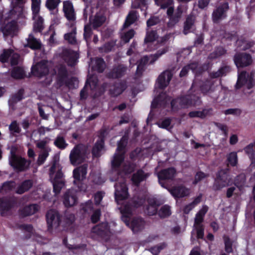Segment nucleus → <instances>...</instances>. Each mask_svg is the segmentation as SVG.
Listing matches in <instances>:
<instances>
[{"mask_svg": "<svg viewBox=\"0 0 255 255\" xmlns=\"http://www.w3.org/2000/svg\"><path fill=\"white\" fill-rule=\"evenodd\" d=\"M103 143L104 142L102 139H101L100 141L97 142L93 149V154L94 156H100V152L103 149Z\"/></svg>", "mask_w": 255, "mask_h": 255, "instance_id": "nucleus-44", "label": "nucleus"}, {"mask_svg": "<svg viewBox=\"0 0 255 255\" xmlns=\"http://www.w3.org/2000/svg\"><path fill=\"white\" fill-rule=\"evenodd\" d=\"M24 75V72L23 69L19 67L14 68L11 72V76L15 79L22 78Z\"/></svg>", "mask_w": 255, "mask_h": 255, "instance_id": "nucleus-45", "label": "nucleus"}, {"mask_svg": "<svg viewBox=\"0 0 255 255\" xmlns=\"http://www.w3.org/2000/svg\"><path fill=\"white\" fill-rule=\"evenodd\" d=\"M19 55L13 53L11 50H4L2 54L0 55V61L2 62L10 61L11 65H14L18 63Z\"/></svg>", "mask_w": 255, "mask_h": 255, "instance_id": "nucleus-17", "label": "nucleus"}, {"mask_svg": "<svg viewBox=\"0 0 255 255\" xmlns=\"http://www.w3.org/2000/svg\"><path fill=\"white\" fill-rule=\"evenodd\" d=\"M170 123V120L168 119L163 120L161 123H158L157 125L160 128H166L169 126Z\"/></svg>", "mask_w": 255, "mask_h": 255, "instance_id": "nucleus-61", "label": "nucleus"}, {"mask_svg": "<svg viewBox=\"0 0 255 255\" xmlns=\"http://www.w3.org/2000/svg\"><path fill=\"white\" fill-rule=\"evenodd\" d=\"M60 2V0H47L46 5L50 10L55 9Z\"/></svg>", "mask_w": 255, "mask_h": 255, "instance_id": "nucleus-53", "label": "nucleus"}, {"mask_svg": "<svg viewBox=\"0 0 255 255\" xmlns=\"http://www.w3.org/2000/svg\"><path fill=\"white\" fill-rule=\"evenodd\" d=\"M51 151L49 147H46L39 154L37 162L38 164H42L49 155V152Z\"/></svg>", "mask_w": 255, "mask_h": 255, "instance_id": "nucleus-42", "label": "nucleus"}, {"mask_svg": "<svg viewBox=\"0 0 255 255\" xmlns=\"http://www.w3.org/2000/svg\"><path fill=\"white\" fill-rule=\"evenodd\" d=\"M171 194L175 198H181L189 194V190L184 187L180 186L174 188L170 191Z\"/></svg>", "mask_w": 255, "mask_h": 255, "instance_id": "nucleus-23", "label": "nucleus"}, {"mask_svg": "<svg viewBox=\"0 0 255 255\" xmlns=\"http://www.w3.org/2000/svg\"><path fill=\"white\" fill-rule=\"evenodd\" d=\"M237 44L239 45V46L241 48V49L245 50L246 49H248L251 46V45L247 43V42L245 40L244 41H241V40H238L237 41Z\"/></svg>", "mask_w": 255, "mask_h": 255, "instance_id": "nucleus-59", "label": "nucleus"}, {"mask_svg": "<svg viewBox=\"0 0 255 255\" xmlns=\"http://www.w3.org/2000/svg\"><path fill=\"white\" fill-rule=\"evenodd\" d=\"M32 182L31 180H26L17 187L16 192L20 194H22L28 191L32 187Z\"/></svg>", "mask_w": 255, "mask_h": 255, "instance_id": "nucleus-29", "label": "nucleus"}, {"mask_svg": "<svg viewBox=\"0 0 255 255\" xmlns=\"http://www.w3.org/2000/svg\"><path fill=\"white\" fill-rule=\"evenodd\" d=\"M63 55L64 60L70 66L74 65L79 57L77 52L68 49L64 51Z\"/></svg>", "mask_w": 255, "mask_h": 255, "instance_id": "nucleus-21", "label": "nucleus"}, {"mask_svg": "<svg viewBox=\"0 0 255 255\" xmlns=\"http://www.w3.org/2000/svg\"><path fill=\"white\" fill-rule=\"evenodd\" d=\"M137 18V13L135 11H132L130 12L127 17L126 20L124 25V27H127L129 26L136 20Z\"/></svg>", "mask_w": 255, "mask_h": 255, "instance_id": "nucleus-37", "label": "nucleus"}, {"mask_svg": "<svg viewBox=\"0 0 255 255\" xmlns=\"http://www.w3.org/2000/svg\"><path fill=\"white\" fill-rule=\"evenodd\" d=\"M194 18L193 17H188L185 23L184 28V33L186 34L190 29L191 28L193 22H194Z\"/></svg>", "mask_w": 255, "mask_h": 255, "instance_id": "nucleus-51", "label": "nucleus"}, {"mask_svg": "<svg viewBox=\"0 0 255 255\" xmlns=\"http://www.w3.org/2000/svg\"><path fill=\"white\" fill-rule=\"evenodd\" d=\"M76 201V191L75 190H69L64 195L63 203L65 206H72L75 204Z\"/></svg>", "mask_w": 255, "mask_h": 255, "instance_id": "nucleus-20", "label": "nucleus"}, {"mask_svg": "<svg viewBox=\"0 0 255 255\" xmlns=\"http://www.w3.org/2000/svg\"><path fill=\"white\" fill-rule=\"evenodd\" d=\"M197 67V64L196 63H193L188 66L184 67L180 72V76L183 77L186 75L188 69H191L193 72L196 73V68Z\"/></svg>", "mask_w": 255, "mask_h": 255, "instance_id": "nucleus-49", "label": "nucleus"}, {"mask_svg": "<svg viewBox=\"0 0 255 255\" xmlns=\"http://www.w3.org/2000/svg\"><path fill=\"white\" fill-rule=\"evenodd\" d=\"M134 35V31L133 30H130L121 35V40L124 43H127L133 37Z\"/></svg>", "mask_w": 255, "mask_h": 255, "instance_id": "nucleus-50", "label": "nucleus"}, {"mask_svg": "<svg viewBox=\"0 0 255 255\" xmlns=\"http://www.w3.org/2000/svg\"><path fill=\"white\" fill-rule=\"evenodd\" d=\"M92 63H94L96 65L94 69L97 70L98 72H102L105 67V64L103 59L101 58H97L95 60L92 61Z\"/></svg>", "mask_w": 255, "mask_h": 255, "instance_id": "nucleus-39", "label": "nucleus"}, {"mask_svg": "<svg viewBox=\"0 0 255 255\" xmlns=\"http://www.w3.org/2000/svg\"><path fill=\"white\" fill-rule=\"evenodd\" d=\"M208 210L207 206H203L202 208L197 214L195 219L194 226H200V223L202 222L203 217Z\"/></svg>", "mask_w": 255, "mask_h": 255, "instance_id": "nucleus-33", "label": "nucleus"}, {"mask_svg": "<svg viewBox=\"0 0 255 255\" xmlns=\"http://www.w3.org/2000/svg\"><path fill=\"white\" fill-rule=\"evenodd\" d=\"M194 230H196L197 237L198 238H203L204 236L203 230L201 226H194Z\"/></svg>", "mask_w": 255, "mask_h": 255, "instance_id": "nucleus-60", "label": "nucleus"}, {"mask_svg": "<svg viewBox=\"0 0 255 255\" xmlns=\"http://www.w3.org/2000/svg\"><path fill=\"white\" fill-rule=\"evenodd\" d=\"M54 145L58 148L63 149L65 148L68 144L66 142L64 138L61 136H58L54 141Z\"/></svg>", "mask_w": 255, "mask_h": 255, "instance_id": "nucleus-43", "label": "nucleus"}, {"mask_svg": "<svg viewBox=\"0 0 255 255\" xmlns=\"http://www.w3.org/2000/svg\"><path fill=\"white\" fill-rule=\"evenodd\" d=\"M171 214L170 208L168 206H163L159 211V215L161 217H166L169 216Z\"/></svg>", "mask_w": 255, "mask_h": 255, "instance_id": "nucleus-54", "label": "nucleus"}, {"mask_svg": "<svg viewBox=\"0 0 255 255\" xmlns=\"http://www.w3.org/2000/svg\"><path fill=\"white\" fill-rule=\"evenodd\" d=\"M67 72L65 68L63 66H61L58 69L57 76L59 81L61 83H63L66 77Z\"/></svg>", "mask_w": 255, "mask_h": 255, "instance_id": "nucleus-52", "label": "nucleus"}, {"mask_svg": "<svg viewBox=\"0 0 255 255\" xmlns=\"http://www.w3.org/2000/svg\"><path fill=\"white\" fill-rule=\"evenodd\" d=\"M72 28V32L69 33L65 34L64 35L65 39L68 41L69 43L72 44H75L76 42V39L75 37L76 34V28L75 27V24L73 25L71 24Z\"/></svg>", "mask_w": 255, "mask_h": 255, "instance_id": "nucleus-36", "label": "nucleus"}, {"mask_svg": "<svg viewBox=\"0 0 255 255\" xmlns=\"http://www.w3.org/2000/svg\"><path fill=\"white\" fill-rule=\"evenodd\" d=\"M9 130L12 133H19L20 128L15 122H13L9 127Z\"/></svg>", "mask_w": 255, "mask_h": 255, "instance_id": "nucleus-55", "label": "nucleus"}, {"mask_svg": "<svg viewBox=\"0 0 255 255\" xmlns=\"http://www.w3.org/2000/svg\"><path fill=\"white\" fill-rule=\"evenodd\" d=\"M115 196L116 201L118 204H122L123 201L128 197V189L124 182L116 183Z\"/></svg>", "mask_w": 255, "mask_h": 255, "instance_id": "nucleus-11", "label": "nucleus"}, {"mask_svg": "<svg viewBox=\"0 0 255 255\" xmlns=\"http://www.w3.org/2000/svg\"><path fill=\"white\" fill-rule=\"evenodd\" d=\"M14 186L15 183L13 182H5L3 184L1 190L6 191L7 190H11Z\"/></svg>", "mask_w": 255, "mask_h": 255, "instance_id": "nucleus-56", "label": "nucleus"}, {"mask_svg": "<svg viewBox=\"0 0 255 255\" xmlns=\"http://www.w3.org/2000/svg\"><path fill=\"white\" fill-rule=\"evenodd\" d=\"M63 9L66 17L71 23L70 24H75V13L72 2L70 1H64Z\"/></svg>", "mask_w": 255, "mask_h": 255, "instance_id": "nucleus-14", "label": "nucleus"}, {"mask_svg": "<svg viewBox=\"0 0 255 255\" xmlns=\"http://www.w3.org/2000/svg\"><path fill=\"white\" fill-rule=\"evenodd\" d=\"M159 22V19L157 17H152L150 18L147 21V24L148 26L154 25Z\"/></svg>", "mask_w": 255, "mask_h": 255, "instance_id": "nucleus-63", "label": "nucleus"}, {"mask_svg": "<svg viewBox=\"0 0 255 255\" xmlns=\"http://www.w3.org/2000/svg\"><path fill=\"white\" fill-rule=\"evenodd\" d=\"M172 76V74L170 71H164L159 76L156 82V86L161 89L165 88L169 84Z\"/></svg>", "mask_w": 255, "mask_h": 255, "instance_id": "nucleus-19", "label": "nucleus"}, {"mask_svg": "<svg viewBox=\"0 0 255 255\" xmlns=\"http://www.w3.org/2000/svg\"><path fill=\"white\" fill-rule=\"evenodd\" d=\"M235 63L238 68L247 66L252 63L251 56L246 53L238 54L235 56Z\"/></svg>", "mask_w": 255, "mask_h": 255, "instance_id": "nucleus-16", "label": "nucleus"}, {"mask_svg": "<svg viewBox=\"0 0 255 255\" xmlns=\"http://www.w3.org/2000/svg\"><path fill=\"white\" fill-rule=\"evenodd\" d=\"M167 49L164 48L160 54H156L154 56L151 55L149 57L144 56L142 58H141L137 66V72H138L140 70H141L143 68V66L145 65L146 64L148 63V62L149 63H153L160 56L165 53Z\"/></svg>", "mask_w": 255, "mask_h": 255, "instance_id": "nucleus-18", "label": "nucleus"}, {"mask_svg": "<svg viewBox=\"0 0 255 255\" xmlns=\"http://www.w3.org/2000/svg\"><path fill=\"white\" fill-rule=\"evenodd\" d=\"M105 20L106 17L103 15H97L91 23L93 27L96 28L101 26L104 22Z\"/></svg>", "mask_w": 255, "mask_h": 255, "instance_id": "nucleus-40", "label": "nucleus"}, {"mask_svg": "<svg viewBox=\"0 0 255 255\" xmlns=\"http://www.w3.org/2000/svg\"><path fill=\"white\" fill-rule=\"evenodd\" d=\"M9 163L14 169L18 171L24 170L28 168L30 164V163L24 158L16 156L12 153L9 158Z\"/></svg>", "mask_w": 255, "mask_h": 255, "instance_id": "nucleus-12", "label": "nucleus"}, {"mask_svg": "<svg viewBox=\"0 0 255 255\" xmlns=\"http://www.w3.org/2000/svg\"><path fill=\"white\" fill-rule=\"evenodd\" d=\"M31 9L32 11V18L34 21L33 29L36 31H41L43 27V19L39 14L41 0H31Z\"/></svg>", "mask_w": 255, "mask_h": 255, "instance_id": "nucleus-6", "label": "nucleus"}, {"mask_svg": "<svg viewBox=\"0 0 255 255\" xmlns=\"http://www.w3.org/2000/svg\"><path fill=\"white\" fill-rule=\"evenodd\" d=\"M27 41V45L31 49H38L40 47V43L39 40L35 38L32 34L29 35Z\"/></svg>", "mask_w": 255, "mask_h": 255, "instance_id": "nucleus-32", "label": "nucleus"}, {"mask_svg": "<svg viewBox=\"0 0 255 255\" xmlns=\"http://www.w3.org/2000/svg\"><path fill=\"white\" fill-rule=\"evenodd\" d=\"M48 229L56 228L59 224V215L56 210H49L46 215Z\"/></svg>", "mask_w": 255, "mask_h": 255, "instance_id": "nucleus-15", "label": "nucleus"}, {"mask_svg": "<svg viewBox=\"0 0 255 255\" xmlns=\"http://www.w3.org/2000/svg\"><path fill=\"white\" fill-rule=\"evenodd\" d=\"M254 73H251L250 76L246 72H241L238 75V79L236 84V88H240L245 85L248 89L251 88L255 84V80L253 78Z\"/></svg>", "mask_w": 255, "mask_h": 255, "instance_id": "nucleus-10", "label": "nucleus"}, {"mask_svg": "<svg viewBox=\"0 0 255 255\" xmlns=\"http://www.w3.org/2000/svg\"><path fill=\"white\" fill-rule=\"evenodd\" d=\"M198 103V99L195 95H187L173 100L171 102V106L173 109L187 108L197 105Z\"/></svg>", "mask_w": 255, "mask_h": 255, "instance_id": "nucleus-7", "label": "nucleus"}, {"mask_svg": "<svg viewBox=\"0 0 255 255\" xmlns=\"http://www.w3.org/2000/svg\"><path fill=\"white\" fill-rule=\"evenodd\" d=\"M201 200V196L199 195L197 197H196L194 201L187 205L184 209V212L185 213H188L192 209H193L196 205L199 204Z\"/></svg>", "mask_w": 255, "mask_h": 255, "instance_id": "nucleus-47", "label": "nucleus"}, {"mask_svg": "<svg viewBox=\"0 0 255 255\" xmlns=\"http://www.w3.org/2000/svg\"><path fill=\"white\" fill-rule=\"evenodd\" d=\"M231 183V179L229 175L227 172L222 170L219 172L215 179L214 187L216 189H219L229 185Z\"/></svg>", "mask_w": 255, "mask_h": 255, "instance_id": "nucleus-13", "label": "nucleus"}, {"mask_svg": "<svg viewBox=\"0 0 255 255\" xmlns=\"http://www.w3.org/2000/svg\"><path fill=\"white\" fill-rule=\"evenodd\" d=\"M211 113V109H205L202 111H193L189 113V116L191 118H204Z\"/></svg>", "mask_w": 255, "mask_h": 255, "instance_id": "nucleus-31", "label": "nucleus"}, {"mask_svg": "<svg viewBox=\"0 0 255 255\" xmlns=\"http://www.w3.org/2000/svg\"><path fill=\"white\" fill-rule=\"evenodd\" d=\"M126 71V68L122 65H120L113 70L111 76L113 78H119L123 75Z\"/></svg>", "mask_w": 255, "mask_h": 255, "instance_id": "nucleus-38", "label": "nucleus"}, {"mask_svg": "<svg viewBox=\"0 0 255 255\" xmlns=\"http://www.w3.org/2000/svg\"><path fill=\"white\" fill-rule=\"evenodd\" d=\"M227 161L228 164L234 166L236 165L238 162L237 154L235 152H232L227 155Z\"/></svg>", "mask_w": 255, "mask_h": 255, "instance_id": "nucleus-46", "label": "nucleus"}, {"mask_svg": "<svg viewBox=\"0 0 255 255\" xmlns=\"http://www.w3.org/2000/svg\"><path fill=\"white\" fill-rule=\"evenodd\" d=\"M87 168L88 165L84 164L76 168L73 171L74 183L77 185L81 191H86V185L83 184L82 181L86 178Z\"/></svg>", "mask_w": 255, "mask_h": 255, "instance_id": "nucleus-9", "label": "nucleus"}, {"mask_svg": "<svg viewBox=\"0 0 255 255\" xmlns=\"http://www.w3.org/2000/svg\"><path fill=\"white\" fill-rule=\"evenodd\" d=\"M48 141L49 140L46 139L37 141L36 142V146L39 148H44Z\"/></svg>", "mask_w": 255, "mask_h": 255, "instance_id": "nucleus-64", "label": "nucleus"}, {"mask_svg": "<svg viewBox=\"0 0 255 255\" xmlns=\"http://www.w3.org/2000/svg\"><path fill=\"white\" fill-rule=\"evenodd\" d=\"M228 5L227 3H224L222 7H219L213 14V20L218 21L220 18L224 16V12L228 9Z\"/></svg>", "mask_w": 255, "mask_h": 255, "instance_id": "nucleus-26", "label": "nucleus"}, {"mask_svg": "<svg viewBox=\"0 0 255 255\" xmlns=\"http://www.w3.org/2000/svg\"><path fill=\"white\" fill-rule=\"evenodd\" d=\"M126 88L124 83H119L114 85L110 89V93L113 96H117L121 94Z\"/></svg>", "mask_w": 255, "mask_h": 255, "instance_id": "nucleus-27", "label": "nucleus"}, {"mask_svg": "<svg viewBox=\"0 0 255 255\" xmlns=\"http://www.w3.org/2000/svg\"><path fill=\"white\" fill-rule=\"evenodd\" d=\"M100 216V211L99 210L95 211L92 215L91 220L92 222L96 223L98 221Z\"/></svg>", "mask_w": 255, "mask_h": 255, "instance_id": "nucleus-62", "label": "nucleus"}, {"mask_svg": "<svg viewBox=\"0 0 255 255\" xmlns=\"http://www.w3.org/2000/svg\"><path fill=\"white\" fill-rule=\"evenodd\" d=\"M149 205L147 207V213L149 215H153L157 212V206L158 204L156 203L154 198L150 199L148 201Z\"/></svg>", "mask_w": 255, "mask_h": 255, "instance_id": "nucleus-35", "label": "nucleus"}, {"mask_svg": "<svg viewBox=\"0 0 255 255\" xmlns=\"http://www.w3.org/2000/svg\"><path fill=\"white\" fill-rule=\"evenodd\" d=\"M92 232L101 236L104 234H108L110 231L108 223H104L100 225L95 226L93 228Z\"/></svg>", "mask_w": 255, "mask_h": 255, "instance_id": "nucleus-25", "label": "nucleus"}, {"mask_svg": "<svg viewBox=\"0 0 255 255\" xmlns=\"http://www.w3.org/2000/svg\"><path fill=\"white\" fill-rule=\"evenodd\" d=\"M127 140L126 137H123L118 143L117 151L112 160L111 180L112 181L117 180V178L114 177L115 175L118 174V176L120 175L122 177L123 174H129L133 170V165L123 162L124 149L127 143Z\"/></svg>", "mask_w": 255, "mask_h": 255, "instance_id": "nucleus-1", "label": "nucleus"}, {"mask_svg": "<svg viewBox=\"0 0 255 255\" xmlns=\"http://www.w3.org/2000/svg\"><path fill=\"white\" fill-rule=\"evenodd\" d=\"M225 250L228 253H231L232 251V243L230 239L227 237L224 238Z\"/></svg>", "mask_w": 255, "mask_h": 255, "instance_id": "nucleus-58", "label": "nucleus"}, {"mask_svg": "<svg viewBox=\"0 0 255 255\" xmlns=\"http://www.w3.org/2000/svg\"><path fill=\"white\" fill-rule=\"evenodd\" d=\"M157 38V35L155 31L148 32L146 37L145 38V43L147 46H151L155 44V40Z\"/></svg>", "mask_w": 255, "mask_h": 255, "instance_id": "nucleus-34", "label": "nucleus"}, {"mask_svg": "<svg viewBox=\"0 0 255 255\" xmlns=\"http://www.w3.org/2000/svg\"><path fill=\"white\" fill-rule=\"evenodd\" d=\"M236 186H237V188L233 187L228 189L227 192V196L228 197H231L234 194L238 195L239 194L238 191H242V185H240L238 182H236Z\"/></svg>", "mask_w": 255, "mask_h": 255, "instance_id": "nucleus-41", "label": "nucleus"}, {"mask_svg": "<svg viewBox=\"0 0 255 255\" xmlns=\"http://www.w3.org/2000/svg\"><path fill=\"white\" fill-rule=\"evenodd\" d=\"M175 173L176 171L173 168L164 170L159 172L157 175L160 184L163 186L162 180L171 179L174 176Z\"/></svg>", "mask_w": 255, "mask_h": 255, "instance_id": "nucleus-22", "label": "nucleus"}, {"mask_svg": "<svg viewBox=\"0 0 255 255\" xmlns=\"http://www.w3.org/2000/svg\"><path fill=\"white\" fill-rule=\"evenodd\" d=\"M38 206L33 204L24 208L20 211L21 216H26L34 214L38 210Z\"/></svg>", "mask_w": 255, "mask_h": 255, "instance_id": "nucleus-30", "label": "nucleus"}, {"mask_svg": "<svg viewBox=\"0 0 255 255\" xmlns=\"http://www.w3.org/2000/svg\"><path fill=\"white\" fill-rule=\"evenodd\" d=\"M201 200V196L199 195L197 197H196L194 201L187 205L184 209V212L185 213H188L192 209H193L196 205L199 204Z\"/></svg>", "mask_w": 255, "mask_h": 255, "instance_id": "nucleus-48", "label": "nucleus"}, {"mask_svg": "<svg viewBox=\"0 0 255 255\" xmlns=\"http://www.w3.org/2000/svg\"><path fill=\"white\" fill-rule=\"evenodd\" d=\"M51 63L47 61H42L32 67L31 72L32 74L37 77L41 78L46 76V84H49L52 81V76L54 72L49 71V66Z\"/></svg>", "mask_w": 255, "mask_h": 255, "instance_id": "nucleus-4", "label": "nucleus"}, {"mask_svg": "<svg viewBox=\"0 0 255 255\" xmlns=\"http://www.w3.org/2000/svg\"><path fill=\"white\" fill-rule=\"evenodd\" d=\"M98 80L96 77H89L87 80V83L89 84L91 88H94L96 87L97 83Z\"/></svg>", "mask_w": 255, "mask_h": 255, "instance_id": "nucleus-57", "label": "nucleus"}, {"mask_svg": "<svg viewBox=\"0 0 255 255\" xmlns=\"http://www.w3.org/2000/svg\"><path fill=\"white\" fill-rule=\"evenodd\" d=\"M24 0H13L12 1L14 4L13 8L9 11L7 20L5 22L14 21L15 19L19 23L24 24L27 15L26 8L23 6Z\"/></svg>", "mask_w": 255, "mask_h": 255, "instance_id": "nucleus-2", "label": "nucleus"}, {"mask_svg": "<svg viewBox=\"0 0 255 255\" xmlns=\"http://www.w3.org/2000/svg\"><path fill=\"white\" fill-rule=\"evenodd\" d=\"M50 176L56 194H58L64 186L63 174L58 166L54 163L50 168Z\"/></svg>", "mask_w": 255, "mask_h": 255, "instance_id": "nucleus-5", "label": "nucleus"}, {"mask_svg": "<svg viewBox=\"0 0 255 255\" xmlns=\"http://www.w3.org/2000/svg\"><path fill=\"white\" fill-rule=\"evenodd\" d=\"M149 175L144 174L142 170H138L134 173L132 177V181L134 184L137 185L141 181L146 179Z\"/></svg>", "mask_w": 255, "mask_h": 255, "instance_id": "nucleus-28", "label": "nucleus"}, {"mask_svg": "<svg viewBox=\"0 0 255 255\" xmlns=\"http://www.w3.org/2000/svg\"><path fill=\"white\" fill-rule=\"evenodd\" d=\"M86 148L83 145L76 146L71 151L69 158L71 163L76 165L82 162L86 157Z\"/></svg>", "mask_w": 255, "mask_h": 255, "instance_id": "nucleus-8", "label": "nucleus"}, {"mask_svg": "<svg viewBox=\"0 0 255 255\" xmlns=\"http://www.w3.org/2000/svg\"><path fill=\"white\" fill-rule=\"evenodd\" d=\"M17 28V26L14 21L7 22L6 25L1 28V30L4 35H13Z\"/></svg>", "mask_w": 255, "mask_h": 255, "instance_id": "nucleus-24", "label": "nucleus"}, {"mask_svg": "<svg viewBox=\"0 0 255 255\" xmlns=\"http://www.w3.org/2000/svg\"><path fill=\"white\" fill-rule=\"evenodd\" d=\"M122 214V219L123 221L129 226L133 232H137L144 227L145 223L140 218H136L132 220L131 223H129V218L131 214V208L128 205L120 207Z\"/></svg>", "mask_w": 255, "mask_h": 255, "instance_id": "nucleus-3", "label": "nucleus"}]
</instances>
